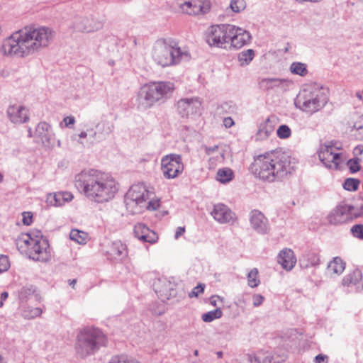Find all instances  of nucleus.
Here are the masks:
<instances>
[{
	"label": "nucleus",
	"instance_id": "41",
	"mask_svg": "<svg viewBox=\"0 0 363 363\" xmlns=\"http://www.w3.org/2000/svg\"><path fill=\"white\" fill-rule=\"evenodd\" d=\"M222 315V311L220 308H216V310L203 313L201 316V319L203 322L210 323L216 319L220 318Z\"/></svg>",
	"mask_w": 363,
	"mask_h": 363
},
{
	"label": "nucleus",
	"instance_id": "23",
	"mask_svg": "<svg viewBox=\"0 0 363 363\" xmlns=\"http://www.w3.org/2000/svg\"><path fill=\"white\" fill-rule=\"evenodd\" d=\"M106 253L111 259L122 261L128 257V249L123 243L117 240L109 244Z\"/></svg>",
	"mask_w": 363,
	"mask_h": 363
},
{
	"label": "nucleus",
	"instance_id": "47",
	"mask_svg": "<svg viewBox=\"0 0 363 363\" xmlns=\"http://www.w3.org/2000/svg\"><path fill=\"white\" fill-rule=\"evenodd\" d=\"M230 6L233 11L238 13L245 9L246 4L245 0H232Z\"/></svg>",
	"mask_w": 363,
	"mask_h": 363
},
{
	"label": "nucleus",
	"instance_id": "61",
	"mask_svg": "<svg viewBox=\"0 0 363 363\" xmlns=\"http://www.w3.org/2000/svg\"><path fill=\"white\" fill-rule=\"evenodd\" d=\"M223 125L226 128H230L234 125V121L230 117H226L223 120Z\"/></svg>",
	"mask_w": 363,
	"mask_h": 363
},
{
	"label": "nucleus",
	"instance_id": "26",
	"mask_svg": "<svg viewBox=\"0 0 363 363\" xmlns=\"http://www.w3.org/2000/svg\"><path fill=\"white\" fill-rule=\"evenodd\" d=\"M277 262L281 265L283 269L290 271L294 267L296 263V258L292 250L284 248L279 253Z\"/></svg>",
	"mask_w": 363,
	"mask_h": 363
},
{
	"label": "nucleus",
	"instance_id": "25",
	"mask_svg": "<svg viewBox=\"0 0 363 363\" xmlns=\"http://www.w3.org/2000/svg\"><path fill=\"white\" fill-rule=\"evenodd\" d=\"M37 235L33 236L30 233H21L15 240L18 251L28 257L30 250L37 239Z\"/></svg>",
	"mask_w": 363,
	"mask_h": 363
},
{
	"label": "nucleus",
	"instance_id": "7",
	"mask_svg": "<svg viewBox=\"0 0 363 363\" xmlns=\"http://www.w3.org/2000/svg\"><path fill=\"white\" fill-rule=\"evenodd\" d=\"M106 342V336L101 330L86 326L79 329L77 334L74 350L78 357L86 358L95 354Z\"/></svg>",
	"mask_w": 363,
	"mask_h": 363
},
{
	"label": "nucleus",
	"instance_id": "43",
	"mask_svg": "<svg viewBox=\"0 0 363 363\" xmlns=\"http://www.w3.org/2000/svg\"><path fill=\"white\" fill-rule=\"evenodd\" d=\"M179 11L184 14L194 15L191 13L194 11V1L193 0L186 1L181 3L179 6Z\"/></svg>",
	"mask_w": 363,
	"mask_h": 363
},
{
	"label": "nucleus",
	"instance_id": "50",
	"mask_svg": "<svg viewBox=\"0 0 363 363\" xmlns=\"http://www.w3.org/2000/svg\"><path fill=\"white\" fill-rule=\"evenodd\" d=\"M10 267L9 259L6 255H0V274L6 272Z\"/></svg>",
	"mask_w": 363,
	"mask_h": 363
},
{
	"label": "nucleus",
	"instance_id": "35",
	"mask_svg": "<svg viewBox=\"0 0 363 363\" xmlns=\"http://www.w3.org/2000/svg\"><path fill=\"white\" fill-rule=\"evenodd\" d=\"M255 57V52L252 49L242 51L238 54V61L242 67L248 65Z\"/></svg>",
	"mask_w": 363,
	"mask_h": 363
},
{
	"label": "nucleus",
	"instance_id": "33",
	"mask_svg": "<svg viewBox=\"0 0 363 363\" xmlns=\"http://www.w3.org/2000/svg\"><path fill=\"white\" fill-rule=\"evenodd\" d=\"M233 178V172L230 168L219 169L216 174V179L220 183L225 184Z\"/></svg>",
	"mask_w": 363,
	"mask_h": 363
},
{
	"label": "nucleus",
	"instance_id": "38",
	"mask_svg": "<svg viewBox=\"0 0 363 363\" xmlns=\"http://www.w3.org/2000/svg\"><path fill=\"white\" fill-rule=\"evenodd\" d=\"M99 130V135L104 138L110 135L114 129V125L111 122L102 121L96 126Z\"/></svg>",
	"mask_w": 363,
	"mask_h": 363
},
{
	"label": "nucleus",
	"instance_id": "13",
	"mask_svg": "<svg viewBox=\"0 0 363 363\" xmlns=\"http://www.w3.org/2000/svg\"><path fill=\"white\" fill-rule=\"evenodd\" d=\"M30 251L28 257L33 260L45 262L51 258L49 243L41 235H37V239Z\"/></svg>",
	"mask_w": 363,
	"mask_h": 363
},
{
	"label": "nucleus",
	"instance_id": "51",
	"mask_svg": "<svg viewBox=\"0 0 363 363\" xmlns=\"http://www.w3.org/2000/svg\"><path fill=\"white\" fill-rule=\"evenodd\" d=\"M359 160H360L359 158H355V159H351L347 161V164L352 173L357 172L359 170V169H360V167L359 164Z\"/></svg>",
	"mask_w": 363,
	"mask_h": 363
},
{
	"label": "nucleus",
	"instance_id": "42",
	"mask_svg": "<svg viewBox=\"0 0 363 363\" xmlns=\"http://www.w3.org/2000/svg\"><path fill=\"white\" fill-rule=\"evenodd\" d=\"M225 159L223 150H220L209 158V164L211 167H214L218 163H221Z\"/></svg>",
	"mask_w": 363,
	"mask_h": 363
},
{
	"label": "nucleus",
	"instance_id": "20",
	"mask_svg": "<svg viewBox=\"0 0 363 363\" xmlns=\"http://www.w3.org/2000/svg\"><path fill=\"white\" fill-rule=\"evenodd\" d=\"M251 228L259 234L264 235L269 232L270 226L268 219L258 210H253L250 213Z\"/></svg>",
	"mask_w": 363,
	"mask_h": 363
},
{
	"label": "nucleus",
	"instance_id": "29",
	"mask_svg": "<svg viewBox=\"0 0 363 363\" xmlns=\"http://www.w3.org/2000/svg\"><path fill=\"white\" fill-rule=\"evenodd\" d=\"M345 265L340 257H335L328 263L326 274L331 277L339 276L344 272Z\"/></svg>",
	"mask_w": 363,
	"mask_h": 363
},
{
	"label": "nucleus",
	"instance_id": "64",
	"mask_svg": "<svg viewBox=\"0 0 363 363\" xmlns=\"http://www.w3.org/2000/svg\"><path fill=\"white\" fill-rule=\"evenodd\" d=\"M8 298V293L4 291L1 294V300H0V308H1L4 305L3 301L6 300Z\"/></svg>",
	"mask_w": 363,
	"mask_h": 363
},
{
	"label": "nucleus",
	"instance_id": "12",
	"mask_svg": "<svg viewBox=\"0 0 363 363\" xmlns=\"http://www.w3.org/2000/svg\"><path fill=\"white\" fill-rule=\"evenodd\" d=\"M318 157L326 167L335 169H338L340 164L345 160L340 150L333 145H327L321 146Z\"/></svg>",
	"mask_w": 363,
	"mask_h": 363
},
{
	"label": "nucleus",
	"instance_id": "59",
	"mask_svg": "<svg viewBox=\"0 0 363 363\" xmlns=\"http://www.w3.org/2000/svg\"><path fill=\"white\" fill-rule=\"evenodd\" d=\"M220 150L221 149L218 145H215L213 147H206V153L210 157H211Z\"/></svg>",
	"mask_w": 363,
	"mask_h": 363
},
{
	"label": "nucleus",
	"instance_id": "62",
	"mask_svg": "<svg viewBox=\"0 0 363 363\" xmlns=\"http://www.w3.org/2000/svg\"><path fill=\"white\" fill-rule=\"evenodd\" d=\"M87 131L89 132V139L91 140V143L94 140H96L97 138H101V135H98L97 132L94 131L93 129L88 130Z\"/></svg>",
	"mask_w": 363,
	"mask_h": 363
},
{
	"label": "nucleus",
	"instance_id": "28",
	"mask_svg": "<svg viewBox=\"0 0 363 363\" xmlns=\"http://www.w3.org/2000/svg\"><path fill=\"white\" fill-rule=\"evenodd\" d=\"M73 195L70 192L50 193L47 195L46 203L48 206L59 207L65 205V203L71 201Z\"/></svg>",
	"mask_w": 363,
	"mask_h": 363
},
{
	"label": "nucleus",
	"instance_id": "24",
	"mask_svg": "<svg viewBox=\"0 0 363 363\" xmlns=\"http://www.w3.org/2000/svg\"><path fill=\"white\" fill-rule=\"evenodd\" d=\"M134 234L138 240L151 244L155 243L158 240L157 233L143 223L135 225Z\"/></svg>",
	"mask_w": 363,
	"mask_h": 363
},
{
	"label": "nucleus",
	"instance_id": "57",
	"mask_svg": "<svg viewBox=\"0 0 363 363\" xmlns=\"http://www.w3.org/2000/svg\"><path fill=\"white\" fill-rule=\"evenodd\" d=\"M34 290L32 288L23 287L19 292V296L21 298H26L28 295L33 294Z\"/></svg>",
	"mask_w": 363,
	"mask_h": 363
},
{
	"label": "nucleus",
	"instance_id": "36",
	"mask_svg": "<svg viewBox=\"0 0 363 363\" xmlns=\"http://www.w3.org/2000/svg\"><path fill=\"white\" fill-rule=\"evenodd\" d=\"M87 234L77 229H72L69 233V238L72 240L79 243L84 244L87 240Z\"/></svg>",
	"mask_w": 363,
	"mask_h": 363
},
{
	"label": "nucleus",
	"instance_id": "39",
	"mask_svg": "<svg viewBox=\"0 0 363 363\" xmlns=\"http://www.w3.org/2000/svg\"><path fill=\"white\" fill-rule=\"evenodd\" d=\"M258 274L259 272L257 268L252 269L247 274V284L250 287L255 288L259 284L260 280Z\"/></svg>",
	"mask_w": 363,
	"mask_h": 363
},
{
	"label": "nucleus",
	"instance_id": "31",
	"mask_svg": "<svg viewBox=\"0 0 363 363\" xmlns=\"http://www.w3.org/2000/svg\"><path fill=\"white\" fill-rule=\"evenodd\" d=\"M194 11L191 13L194 16L204 14L208 12L211 8V3L209 0H193Z\"/></svg>",
	"mask_w": 363,
	"mask_h": 363
},
{
	"label": "nucleus",
	"instance_id": "4",
	"mask_svg": "<svg viewBox=\"0 0 363 363\" xmlns=\"http://www.w3.org/2000/svg\"><path fill=\"white\" fill-rule=\"evenodd\" d=\"M171 82L158 81L143 84L137 92L135 106L140 111H147L157 103L164 102L174 90Z\"/></svg>",
	"mask_w": 363,
	"mask_h": 363
},
{
	"label": "nucleus",
	"instance_id": "63",
	"mask_svg": "<svg viewBox=\"0 0 363 363\" xmlns=\"http://www.w3.org/2000/svg\"><path fill=\"white\" fill-rule=\"evenodd\" d=\"M185 232V228L184 227H178L175 232L174 238L176 240L179 239L180 236H182L184 233Z\"/></svg>",
	"mask_w": 363,
	"mask_h": 363
},
{
	"label": "nucleus",
	"instance_id": "48",
	"mask_svg": "<svg viewBox=\"0 0 363 363\" xmlns=\"http://www.w3.org/2000/svg\"><path fill=\"white\" fill-rule=\"evenodd\" d=\"M308 263L304 266L308 267L309 266H316L319 264L320 258L319 255L316 253L312 252L307 255Z\"/></svg>",
	"mask_w": 363,
	"mask_h": 363
},
{
	"label": "nucleus",
	"instance_id": "44",
	"mask_svg": "<svg viewBox=\"0 0 363 363\" xmlns=\"http://www.w3.org/2000/svg\"><path fill=\"white\" fill-rule=\"evenodd\" d=\"M359 180L357 179H347L344 184L343 187L347 191H356L359 185Z\"/></svg>",
	"mask_w": 363,
	"mask_h": 363
},
{
	"label": "nucleus",
	"instance_id": "37",
	"mask_svg": "<svg viewBox=\"0 0 363 363\" xmlns=\"http://www.w3.org/2000/svg\"><path fill=\"white\" fill-rule=\"evenodd\" d=\"M290 72L294 74L306 76L308 73L307 67L304 63L295 62L290 66Z\"/></svg>",
	"mask_w": 363,
	"mask_h": 363
},
{
	"label": "nucleus",
	"instance_id": "22",
	"mask_svg": "<svg viewBox=\"0 0 363 363\" xmlns=\"http://www.w3.org/2000/svg\"><path fill=\"white\" fill-rule=\"evenodd\" d=\"M233 31L230 33L229 44L235 49H240L250 43V33L242 28L233 25Z\"/></svg>",
	"mask_w": 363,
	"mask_h": 363
},
{
	"label": "nucleus",
	"instance_id": "1",
	"mask_svg": "<svg viewBox=\"0 0 363 363\" xmlns=\"http://www.w3.org/2000/svg\"><path fill=\"white\" fill-rule=\"evenodd\" d=\"M55 36V31L49 27L26 26L5 39L1 51L7 56L26 57L48 48Z\"/></svg>",
	"mask_w": 363,
	"mask_h": 363
},
{
	"label": "nucleus",
	"instance_id": "21",
	"mask_svg": "<svg viewBox=\"0 0 363 363\" xmlns=\"http://www.w3.org/2000/svg\"><path fill=\"white\" fill-rule=\"evenodd\" d=\"M6 113L10 121L14 124L25 123L30 119L28 109L19 104L9 106Z\"/></svg>",
	"mask_w": 363,
	"mask_h": 363
},
{
	"label": "nucleus",
	"instance_id": "52",
	"mask_svg": "<svg viewBox=\"0 0 363 363\" xmlns=\"http://www.w3.org/2000/svg\"><path fill=\"white\" fill-rule=\"evenodd\" d=\"M351 232L355 238L363 239V225H354L351 228Z\"/></svg>",
	"mask_w": 363,
	"mask_h": 363
},
{
	"label": "nucleus",
	"instance_id": "40",
	"mask_svg": "<svg viewBox=\"0 0 363 363\" xmlns=\"http://www.w3.org/2000/svg\"><path fill=\"white\" fill-rule=\"evenodd\" d=\"M108 363H141L136 359L133 357L121 354V355H114L113 356Z\"/></svg>",
	"mask_w": 363,
	"mask_h": 363
},
{
	"label": "nucleus",
	"instance_id": "58",
	"mask_svg": "<svg viewBox=\"0 0 363 363\" xmlns=\"http://www.w3.org/2000/svg\"><path fill=\"white\" fill-rule=\"evenodd\" d=\"M315 363H328V357L325 354H319L314 359Z\"/></svg>",
	"mask_w": 363,
	"mask_h": 363
},
{
	"label": "nucleus",
	"instance_id": "60",
	"mask_svg": "<svg viewBox=\"0 0 363 363\" xmlns=\"http://www.w3.org/2000/svg\"><path fill=\"white\" fill-rule=\"evenodd\" d=\"M353 154L356 158L363 155V145H359L354 148Z\"/></svg>",
	"mask_w": 363,
	"mask_h": 363
},
{
	"label": "nucleus",
	"instance_id": "49",
	"mask_svg": "<svg viewBox=\"0 0 363 363\" xmlns=\"http://www.w3.org/2000/svg\"><path fill=\"white\" fill-rule=\"evenodd\" d=\"M76 123L75 118L72 116H66L63 118L62 121L60 123V127L61 128H72V126Z\"/></svg>",
	"mask_w": 363,
	"mask_h": 363
},
{
	"label": "nucleus",
	"instance_id": "2",
	"mask_svg": "<svg viewBox=\"0 0 363 363\" xmlns=\"http://www.w3.org/2000/svg\"><path fill=\"white\" fill-rule=\"evenodd\" d=\"M74 186L88 200L97 203L111 201L119 189L118 183L111 174L94 169L77 174Z\"/></svg>",
	"mask_w": 363,
	"mask_h": 363
},
{
	"label": "nucleus",
	"instance_id": "10",
	"mask_svg": "<svg viewBox=\"0 0 363 363\" xmlns=\"http://www.w3.org/2000/svg\"><path fill=\"white\" fill-rule=\"evenodd\" d=\"M161 169L166 179H174L181 174L184 169L182 156L170 154L162 158Z\"/></svg>",
	"mask_w": 363,
	"mask_h": 363
},
{
	"label": "nucleus",
	"instance_id": "5",
	"mask_svg": "<svg viewBox=\"0 0 363 363\" xmlns=\"http://www.w3.org/2000/svg\"><path fill=\"white\" fill-rule=\"evenodd\" d=\"M151 57L162 67L174 66L181 62L188 61L191 56L186 48H182L172 39H158L151 50Z\"/></svg>",
	"mask_w": 363,
	"mask_h": 363
},
{
	"label": "nucleus",
	"instance_id": "14",
	"mask_svg": "<svg viewBox=\"0 0 363 363\" xmlns=\"http://www.w3.org/2000/svg\"><path fill=\"white\" fill-rule=\"evenodd\" d=\"M353 209V206L345 203H340L329 213L327 220L332 225L345 223L352 219Z\"/></svg>",
	"mask_w": 363,
	"mask_h": 363
},
{
	"label": "nucleus",
	"instance_id": "27",
	"mask_svg": "<svg viewBox=\"0 0 363 363\" xmlns=\"http://www.w3.org/2000/svg\"><path fill=\"white\" fill-rule=\"evenodd\" d=\"M101 27L100 23H96L93 19L87 17H77L73 22V28L79 32H92Z\"/></svg>",
	"mask_w": 363,
	"mask_h": 363
},
{
	"label": "nucleus",
	"instance_id": "30",
	"mask_svg": "<svg viewBox=\"0 0 363 363\" xmlns=\"http://www.w3.org/2000/svg\"><path fill=\"white\" fill-rule=\"evenodd\" d=\"M274 131V125L269 118L262 122L256 133L257 140H264L267 139Z\"/></svg>",
	"mask_w": 363,
	"mask_h": 363
},
{
	"label": "nucleus",
	"instance_id": "9",
	"mask_svg": "<svg viewBox=\"0 0 363 363\" xmlns=\"http://www.w3.org/2000/svg\"><path fill=\"white\" fill-rule=\"evenodd\" d=\"M233 31V25L223 24L211 26L207 36V42L211 46L225 48L229 44L230 33Z\"/></svg>",
	"mask_w": 363,
	"mask_h": 363
},
{
	"label": "nucleus",
	"instance_id": "46",
	"mask_svg": "<svg viewBox=\"0 0 363 363\" xmlns=\"http://www.w3.org/2000/svg\"><path fill=\"white\" fill-rule=\"evenodd\" d=\"M352 129L359 131V134L363 137V115L357 114L354 117Z\"/></svg>",
	"mask_w": 363,
	"mask_h": 363
},
{
	"label": "nucleus",
	"instance_id": "54",
	"mask_svg": "<svg viewBox=\"0 0 363 363\" xmlns=\"http://www.w3.org/2000/svg\"><path fill=\"white\" fill-rule=\"evenodd\" d=\"M205 285L202 284H198L195 286L192 291L189 294L190 298L197 297L199 294H203L204 291Z\"/></svg>",
	"mask_w": 363,
	"mask_h": 363
},
{
	"label": "nucleus",
	"instance_id": "8",
	"mask_svg": "<svg viewBox=\"0 0 363 363\" xmlns=\"http://www.w3.org/2000/svg\"><path fill=\"white\" fill-rule=\"evenodd\" d=\"M328 101L325 89L316 84L305 85L297 95L294 104L303 112L313 113L320 111Z\"/></svg>",
	"mask_w": 363,
	"mask_h": 363
},
{
	"label": "nucleus",
	"instance_id": "11",
	"mask_svg": "<svg viewBox=\"0 0 363 363\" xmlns=\"http://www.w3.org/2000/svg\"><path fill=\"white\" fill-rule=\"evenodd\" d=\"M177 111L182 118H194L201 114L202 101L199 97L180 99L176 104Z\"/></svg>",
	"mask_w": 363,
	"mask_h": 363
},
{
	"label": "nucleus",
	"instance_id": "55",
	"mask_svg": "<svg viewBox=\"0 0 363 363\" xmlns=\"http://www.w3.org/2000/svg\"><path fill=\"white\" fill-rule=\"evenodd\" d=\"M264 301V297L261 294H254L252 296V304L254 307L261 306Z\"/></svg>",
	"mask_w": 363,
	"mask_h": 363
},
{
	"label": "nucleus",
	"instance_id": "15",
	"mask_svg": "<svg viewBox=\"0 0 363 363\" xmlns=\"http://www.w3.org/2000/svg\"><path fill=\"white\" fill-rule=\"evenodd\" d=\"M153 288L162 301L174 298L177 296V284L166 277H161L155 280Z\"/></svg>",
	"mask_w": 363,
	"mask_h": 363
},
{
	"label": "nucleus",
	"instance_id": "16",
	"mask_svg": "<svg viewBox=\"0 0 363 363\" xmlns=\"http://www.w3.org/2000/svg\"><path fill=\"white\" fill-rule=\"evenodd\" d=\"M247 356L250 363H281L287 358L285 351L280 354L277 352L274 354L269 351L259 350Z\"/></svg>",
	"mask_w": 363,
	"mask_h": 363
},
{
	"label": "nucleus",
	"instance_id": "6",
	"mask_svg": "<svg viewBox=\"0 0 363 363\" xmlns=\"http://www.w3.org/2000/svg\"><path fill=\"white\" fill-rule=\"evenodd\" d=\"M127 211L131 214L143 213L145 210L155 211L160 206L159 199L154 198V192L144 183L132 185L125 195Z\"/></svg>",
	"mask_w": 363,
	"mask_h": 363
},
{
	"label": "nucleus",
	"instance_id": "53",
	"mask_svg": "<svg viewBox=\"0 0 363 363\" xmlns=\"http://www.w3.org/2000/svg\"><path fill=\"white\" fill-rule=\"evenodd\" d=\"M88 133L86 131H82L79 134H74L72 136V139L74 141H77L78 143L85 146V143L84 139L87 138Z\"/></svg>",
	"mask_w": 363,
	"mask_h": 363
},
{
	"label": "nucleus",
	"instance_id": "3",
	"mask_svg": "<svg viewBox=\"0 0 363 363\" xmlns=\"http://www.w3.org/2000/svg\"><path fill=\"white\" fill-rule=\"evenodd\" d=\"M290 157L280 151H273L255 157L252 173L261 180L272 182L291 171Z\"/></svg>",
	"mask_w": 363,
	"mask_h": 363
},
{
	"label": "nucleus",
	"instance_id": "34",
	"mask_svg": "<svg viewBox=\"0 0 363 363\" xmlns=\"http://www.w3.org/2000/svg\"><path fill=\"white\" fill-rule=\"evenodd\" d=\"M43 312V309L40 307H26L23 312L22 315L25 319H34L40 317Z\"/></svg>",
	"mask_w": 363,
	"mask_h": 363
},
{
	"label": "nucleus",
	"instance_id": "56",
	"mask_svg": "<svg viewBox=\"0 0 363 363\" xmlns=\"http://www.w3.org/2000/svg\"><path fill=\"white\" fill-rule=\"evenodd\" d=\"M22 222L24 225H29L31 224L33 220V216L30 212H23Z\"/></svg>",
	"mask_w": 363,
	"mask_h": 363
},
{
	"label": "nucleus",
	"instance_id": "45",
	"mask_svg": "<svg viewBox=\"0 0 363 363\" xmlns=\"http://www.w3.org/2000/svg\"><path fill=\"white\" fill-rule=\"evenodd\" d=\"M277 136L281 139L289 138L291 135L290 128L286 125H281L277 130Z\"/></svg>",
	"mask_w": 363,
	"mask_h": 363
},
{
	"label": "nucleus",
	"instance_id": "18",
	"mask_svg": "<svg viewBox=\"0 0 363 363\" xmlns=\"http://www.w3.org/2000/svg\"><path fill=\"white\" fill-rule=\"evenodd\" d=\"M211 215L221 224L233 223L236 220L235 214L223 203L215 204L211 211Z\"/></svg>",
	"mask_w": 363,
	"mask_h": 363
},
{
	"label": "nucleus",
	"instance_id": "32",
	"mask_svg": "<svg viewBox=\"0 0 363 363\" xmlns=\"http://www.w3.org/2000/svg\"><path fill=\"white\" fill-rule=\"evenodd\" d=\"M362 278V274L359 270H354L346 275L342 279V284L346 286H355L359 284Z\"/></svg>",
	"mask_w": 363,
	"mask_h": 363
},
{
	"label": "nucleus",
	"instance_id": "19",
	"mask_svg": "<svg viewBox=\"0 0 363 363\" xmlns=\"http://www.w3.org/2000/svg\"><path fill=\"white\" fill-rule=\"evenodd\" d=\"M292 84L287 79L264 78L259 82V87L264 91H286Z\"/></svg>",
	"mask_w": 363,
	"mask_h": 363
},
{
	"label": "nucleus",
	"instance_id": "17",
	"mask_svg": "<svg viewBox=\"0 0 363 363\" xmlns=\"http://www.w3.org/2000/svg\"><path fill=\"white\" fill-rule=\"evenodd\" d=\"M34 137L38 143L42 144L46 147H52L55 144V135L51 125L45 122H40L35 128Z\"/></svg>",
	"mask_w": 363,
	"mask_h": 363
}]
</instances>
